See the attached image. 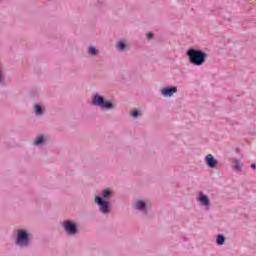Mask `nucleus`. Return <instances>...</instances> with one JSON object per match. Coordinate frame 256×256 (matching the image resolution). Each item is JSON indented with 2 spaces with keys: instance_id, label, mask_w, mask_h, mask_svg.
Segmentation results:
<instances>
[{
  "instance_id": "9b49d317",
  "label": "nucleus",
  "mask_w": 256,
  "mask_h": 256,
  "mask_svg": "<svg viewBox=\"0 0 256 256\" xmlns=\"http://www.w3.org/2000/svg\"><path fill=\"white\" fill-rule=\"evenodd\" d=\"M34 109L36 115H43V109H41V106L39 104H35Z\"/></svg>"
},
{
  "instance_id": "1a4fd4ad",
  "label": "nucleus",
  "mask_w": 256,
  "mask_h": 256,
  "mask_svg": "<svg viewBox=\"0 0 256 256\" xmlns=\"http://www.w3.org/2000/svg\"><path fill=\"white\" fill-rule=\"evenodd\" d=\"M136 209H139V211H145V207H147V204H145V202L143 201H138L135 204Z\"/></svg>"
},
{
  "instance_id": "6ab92c4d",
  "label": "nucleus",
  "mask_w": 256,
  "mask_h": 256,
  "mask_svg": "<svg viewBox=\"0 0 256 256\" xmlns=\"http://www.w3.org/2000/svg\"><path fill=\"white\" fill-rule=\"evenodd\" d=\"M251 167H252L253 169H256V165H255V164H252Z\"/></svg>"
},
{
  "instance_id": "39448f33",
  "label": "nucleus",
  "mask_w": 256,
  "mask_h": 256,
  "mask_svg": "<svg viewBox=\"0 0 256 256\" xmlns=\"http://www.w3.org/2000/svg\"><path fill=\"white\" fill-rule=\"evenodd\" d=\"M64 229L68 235H75L77 233V226L69 221L64 223Z\"/></svg>"
},
{
  "instance_id": "f3484780",
  "label": "nucleus",
  "mask_w": 256,
  "mask_h": 256,
  "mask_svg": "<svg viewBox=\"0 0 256 256\" xmlns=\"http://www.w3.org/2000/svg\"><path fill=\"white\" fill-rule=\"evenodd\" d=\"M131 115H132V117L137 118V117H139V112L137 110H133Z\"/></svg>"
},
{
  "instance_id": "4468645a",
  "label": "nucleus",
  "mask_w": 256,
  "mask_h": 256,
  "mask_svg": "<svg viewBox=\"0 0 256 256\" xmlns=\"http://www.w3.org/2000/svg\"><path fill=\"white\" fill-rule=\"evenodd\" d=\"M236 171H241V164L238 159L234 160Z\"/></svg>"
},
{
  "instance_id": "dca6fc26",
  "label": "nucleus",
  "mask_w": 256,
  "mask_h": 256,
  "mask_svg": "<svg viewBox=\"0 0 256 256\" xmlns=\"http://www.w3.org/2000/svg\"><path fill=\"white\" fill-rule=\"evenodd\" d=\"M41 143H43V136L36 138L34 141V144L36 145H41Z\"/></svg>"
},
{
  "instance_id": "9d476101",
  "label": "nucleus",
  "mask_w": 256,
  "mask_h": 256,
  "mask_svg": "<svg viewBox=\"0 0 256 256\" xmlns=\"http://www.w3.org/2000/svg\"><path fill=\"white\" fill-rule=\"evenodd\" d=\"M217 245H223L225 243V236L224 235H218L216 239Z\"/></svg>"
},
{
  "instance_id": "f257e3e1",
  "label": "nucleus",
  "mask_w": 256,
  "mask_h": 256,
  "mask_svg": "<svg viewBox=\"0 0 256 256\" xmlns=\"http://www.w3.org/2000/svg\"><path fill=\"white\" fill-rule=\"evenodd\" d=\"M186 55L189 57L190 63L198 67L203 65L207 59V53L197 49H189Z\"/></svg>"
},
{
  "instance_id": "6e6552de",
  "label": "nucleus",
  "mask_w": 256,
  "mask_h": 256,
  "mask_svg": "<svg viewBox=\"0 0 256 256\" xmlns=\"http://www.w3.org/2000/svg\"><path fill=\"white\" fill-rule=\"evenodd\" d=\"M199 203L201 205H203L204 207H209L210 205V200H209V197L207 195H204L203 192H200L199 195H198V199Z\"/></svg>"
},
{
  "instance_id": "a211bd4d",
  "label": "nucleus",
  "mask_w": 256,
  "mask_h": 256,
  "mask_svg": "<svg viewBox=\"0 0 256 256\" xmlns=\"http://www.w3.org/2000/svg\"><path fill=\"white\" fill-rule=\"evenodd\" d=\"M147 39H153V34L152 33H148L147 34Z\"/></svg>"
},
{
  "instance_id": "0eeeda50",
  "label": "nucleus",
  "mask_w": 256,
  "mask_h": 256,
  "mask_svg": "<svg viewBox=\"0 0 256 256\" xmlns=\"http://www.w3.org/2000/svg\"><path fill=\"white\" fill-rule=\"evenodd\" d=\"M205 161L206 165L211 169H215V167H217V160H215V157H213L212 154L206 155Z\"/></svg>"
},
{
  "instance_id": "423d86ee",
  "label": "nucleus",
  "mask_w": 256,
  "mask_h": 256,
  "mask_svg": "<svg viewBox=\"0 0 256 256\" xmlns=\"http://www.w3.org/2000/svg\"><path fill=\"white\" fill-rule=\"evenodd\" d=\"M161 93L164 97H173L174 93H177L176 86L165 87L161 90Z\"/></svg>"
},
{
  "instance_id": "7ed1b4c3",
  "label": "nucleus",
  "mask_w": 256,
  "mask_h": 256,
  "mask_svg": "<svg viewBox=\"0 0 256 256\" xmlns=\"http://www.w3.org/2000/svg\"><path fill=\"white\" fill-rule=\"evenodd\" d=\"M92 105H97L102 109H111L113 107V104H111V102L105 101L103 97H94L92 100Z\"/></svg>"
},
{
  "instance_id": "f8f14e48",
  "label": "nucleus",
  "mask_w": 256,
  "mask_h": 256,
  "mask_svg": "<svg viewBox=\"0 0 256 256\" xmlns=\"http://www.w3.org/2000/svg\"><path fill=\"white\" fill-rule=\"evenodd\" d=\"M88 53H90V55H97V49L91 46L88 48Z\"/></svg>"
},
{
  "instance_id": "2eb2a0df",
  "label": "nucleus",
  "mask_w": 256,
  "mask_h": 256,
  "mask_svg": "<svg viewBox=\"0 0 256 256\" xmlns=\"http://www.w3.org/2000/svg\"><path fill=\"white\" fill-rule=\"evenodd\" d=\"M117 48L119 49V51H124L125 42H119L118 45H117Z\"/></svg>"
},
{
  "instance_id": "ddd939ff",
  "label": "nucleus",
  "mask_w": 256,
  "mask_h": 256,
  "mask_svg": "<svg viewBox=\"0 0 256 256\" xmlns=\"http://www.w3.org/2000/svg\"><path fill=\"white\" fill-rule=\"evenodd\" d=\"M102 195L104 199H108L111 196V190H104Z\"/></svg>"
},
{
  "instance_id": "412c9836",
  "label": "nucleus",
  "mask_w": 256,
  "mask_h": 256,
  "mask_svg": "<svg viewBox=\"0 0 256 256\" xmlns=\"http://www.w3.org/2000/svg\"><path fill=\"white\" fill-rule=\"evenodd\" d=\"M0 81H1V74H0Z\"/></svg>"
},
{
  "instance_id": "20e7f679",
  "label": "nucleus",
  "mask_w": 256,
  "mask_h": 256,
  "mask_svg": "<svg viewBox=\"0 0 256 256\" xmlns=\"http://www.w3.org/2000/svg\"><path fill=\"white\" fill-rule=\"evenodd\" d=\"M95 203L99 205L101 213H104V215H107V213H109V202L103 200V198L99 196H96Z\"/></svg>"
},
{
  "instance_id": "aec40b11",
  "label": "nucleus",
  "mask_w": 256,
  "mask_h": 256,
  "mask_svg": "<svg viewBox=\"0 0 256 256\" xmlns=\"http://www.w3.org/2000/svg\"><path fill=\"white\" fill-rule=\"evenodd\" d=\"M95 97H99V95H95Z\"/></svg>"
},
{
  "instance_id": "f03ea898",
  "label": "nucleus",
  "mask_w": 256,
  "mask_h": 256,
  "mask_svg": "<svg viewBox=\"0 0 256 256\" xmlns=\"http://www.w3.org/2000/svg\"><path fill=\"white\" fill-rule=\"evenodd\" d=\"M16 243L20 245V247H27L29 245V234L24 230H18Z\"/></svg>"
}]
</instances>
